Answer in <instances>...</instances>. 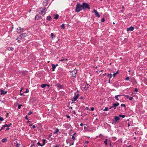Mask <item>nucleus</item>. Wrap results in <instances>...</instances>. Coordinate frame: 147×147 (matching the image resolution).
Here are the masks:
<instances>
[{"label": "nucleus", "instance_id": "nucleus-39", "mask_svg": "<svg viewBox=\"0 0 147 147\" xmlns=\"http://www.w3.org/2000/svg\"><path fill=\"white\" fill-rule=\"evenodd\" d=\"M105 21V19L104 18H103L101 20V22H104Z\"/></svg>", "mask_w": 147, "mask_h": 147}, {"label": "nucleus", "instance_id": "nucleus-25", "mask_svg": "<svg viewBox=\"0 0 147 147\" xmlns=\"http://www.w3.org/2000/svg\"><path fill=\"white\" fill-rule=\"evenodd\" d=\"M8 49L9 51H13V48L11 47H9Z\"/></svg>", "mask_w": 147, "mask_h": 147}, {"label": "nucleus", "instance_id": "nucleus-51", "mask_svg": "<svg viewBox=\"0 0 147 147\" xmlns=\"http://www.w3.org/2000/svg\"><path fill=\"white\" fill-rule=\"evenodd\" d=\"M59 145H56V146H53V147H59Z\"/></svg>", "mask_w": 147, "mask_h": 147}, {"label": "nucleus", "instance_id": "nucleus-27", "mask_svg": "<svg viewBox=\"0 0 147 147\" xmlns=\"http://www.w3.org/2000/svg\"><path fill=\"white\" fill-rule=\"evenodd\" d=\"M118 73V71H117L116 73H114L113 74V76L114 77H115V76Z\"/></svg>", "mask_w": 147, "mask_h": 147}, {"label": "nucleus", "instance_id": "nucleus-49", "mask_svg": "<svg viewBox=\"0 0 147 147\" xmlns=\"http://www.w3.org/2000/svg\"><path fill=\"white\" fill-rule=\"evenodd\" d=\"M72 139L73 140H74L75 139V137L74 136H72Z\"/></svg>", "mask_w": 147, "mask_h": 147}, {"label": "nucleus", "instance_id": "nucleus-56", "mask_svg": "<svg viewBox=\"0 0 147 147\" xmlns=\"http://www.w3.org/2000/svg\"><path fill=\"white\" fill-rule=\"evenodd\" d=\"M19 39H18V40H18V42L19 43H20L21 42V41Z\"/></svg>", "mask_w": 147, "mask_h": 147}, {"label": "nucleus", "instance_id": "nucleus-11", "mask_svg": "<svg viewBox=\"0 0 147 147\" xmlns=\"http://www.w3.org/2000/svg\"><path fill=\"white\" fill-rule=\"evenodd\" d=\"M35 18L36 20H38L41 19V17L40 15H37L36 16Z\"/></svg>", "mask_w": 147, "mask_h": 147}, {"label": "nucleus", "instance_id": "nucleus-62", "mask_svg": "<svg viewBox=\"0 0 147 147\" xmlns=\"http://www.w3.org/2000/svg\"><path fill=\"white\" fill-rule=\"evenodd\" d=\"M108 82L109 83H110V79H109Z\"/></svg>", "mask_w": 147, "mask_h": 147}, {"label": "nucleus", "instance_id": "nucleus-44", "mask_svg": "<svg viewBox=\"0 0 147 147\" xmlns=\"http://www.w3.org/2000/svg\"><path fill=\"white\" fill-rule=\"evenodd\" d=\"M22 106V105H19L18 106V108L19 109H20L21 107V106Z\"/></svg>", "mask_w": 147, "mask_h": 147}, {"label": "nucleus", "instance_id": "nucleus-52", "mask_svg": "<svg viewBox=\"0 0 147 147\" xmlns=\"http://www.w3.org/2000/svg\"><path fill=\"white\" fill-rule=\"evenodd\" d=\"M138 91V89L137 88H136L134 89V91L135 92H137Z\"/></svg>", "mask_w": 147, "mask_h": 147}, {"label": "nucleus", "instance_id": "nucleus-19", "mask_svg": "<svg viewBox=\"0 0 147 147\" xmlns=\"http://www.w3.org/2000/svg\"><path fill=\"white\" fill-rule=\"evenodd\" d=\"M107 76L110 78V79L112 77V75L111 74H108Z\"/></svg>", "mask_w": 147, "mask_h": 147}, {"label": "nucleus", "instance_id": "nucleus-9", "mask_svg": "<svg viewBox=\"0 0 147 147\" xmlns=\"http://www.w3.org/2000/svg\"><path fill=\"white\" fill-rule=\"evenodd\" d=\"M93 11L95 13V15L98 17H100V16L98 12L95 9H94Z\"/></svg>", "mask_w": 147, "mask_h": 147}, {"label": "nucleus", "instance_id": "nucleus-18", "mask_svg": "<svg viewBox=\"0 0 147 147\" xmlns=\"http://www.w3.org/2000/svg\"><path fill=\"white\" fill-rule=\"evenodd\" d=\"M47 19L48 20L51 21L52 20V18H51V17L50 16H48L47 17Z\"/></svg>", "mask_w": 147, "mask_h": 147}, {"label": "nucleus", "instance_id": "nucleus-53", "mask_svg": "<svg viewBox=\"0 0 147 147\" xmlns=\"http://www.w3.org/2000/svg\"><path fill=\"white\" fill-rule=\"evenodd\" d=\"M85 143L86 144H88L89 143V142L87 141H85Z\"/></svg>", "mask_w": 147, "mask_h": 147}, {"label": "nucleus", "instance_id": "nucleus-63", "mask_svg": "<svg viewBox=\"0 0 147 147\" xmlns=\"http://www.w3.org/2000/svg\"><path fill=\"white\" fill-rule=\"evenodd\" d=\"M83 124L82 123H81L80 124V125L81 126H83Z\"/></svg>", "mask_w": 147, "mask_h": 147}, {"label": "nucleus", "instance_id": "nucleus-54", "mask_svg": "<svg viewBox=\"0 0 147 147\" xmlns=\"http://www.w3.org/2000/svg\"><path fill=\"white\" fill-rule=\"evenodd\" d=\"M64 61V59H61L59 60L60 61Z\"/></svg>", "mask_w": 147, "mask_h": 147}, {"label": "nucleus", "instance_id": "nucleus-47", "mask_svg": "<svg viewBox=\"0 0 147 147\" xmlns=\"http://www.w3.org/2000/svg\"><path fill=\"white\" fill-rule=\"evenodd\" d=\"M37 144L38 145H39L40 146H42V144H41L39 142H38Z\"/></svg>", "mask_w": 147, "mask_h": 147}, {"label": "nucleus", "instance_id": "nucleus-15", "mask_svg": "<svg viewBox=\"0 0 147 147\" xmlns=\"http://www.w3.org/2000/svg\"><path fill=\"white\" fill-rule=\"evenodd\" d=\"M52 66V69H53L52 71H55V69L56 67V66L54 64H52L51 65Z\"/></svg>", "mask_w": 147, "mask_h": 147}, {"label": "nucleus", "instance_id": "nucleus-20", "mask_svg": "<svg viewBox=\"0 0 147 147\" xmlns=\"http://www.w3.org/2000/svg\"><path fill=\"white\" fill-rule=\"evenodd\" d=\"M7 141V139L6 138H4L2 140V142L3 143H5Z\"/></svg>", "mask_w": 147, "mask_h": 147}, {"label": "nucleus", "instance_id": "nucleus-17", "mask_svg": "<svg viewBox=\"0 0 147 147\" xmlns=\"http://www.w3.org/2000/svg\"><path fill=\"white\" fill-rule=\"evenodd\" d=\"M43 5L45 6H46L47 5V1H45L43 3Z\"/></svg>", "mask_w": 147, "mask_h": 147}, {"label": "nucleus", "instance_id": "nucleus-60", "mask_svg": "<svg viewBox=\"0 0 147 147\" xmlns=\"http://www.w3.org/2000/svg\"><path fill=\"white\" fill-rule=\"evenodd\" d=\"M67 59H64V61H67Z\"/></svg>", "mask_w": 147, "mask_h": 147}, {"label": "nucleus", "instance_id": "nucleus-14", "mask_svg": "<svg viewBox=\"0 0 147 147\" xmlns=\"http://www.w3.org/2000/svg\"><path fill=\"white\" fill-rule=\"evenodd\" d=\"M46 86H47L49 88L50 86L48 84H42L41 85V87L42 88H45Z\"/></svg>", "mask_w": 147, "mask_h": 147}, {"label": "nucleus", "instance_id": "nucleus-41", "mask_svg": "<svg viewBox=\"0 0 147 147\" xmlns=\"http://www.w3.org/2000/svg\"><path fill=\"white\" fill-rule=\"evenodd\" d=\"M121 107H125V104H121Z\"/></svg>", "mask_w": 147, "mask_h": 147}, {"label": "nucleus", "instance_id": "nucleus-38", "mask_svg": "<svg viewBox=\"0 0 147 147\" xmlns=\"http://www.w3.org/2000/svg\"><path fill=\"white\" fill-rule=\"evenodd\" d=\"M32 113V111H29L28 113V115H30Z\"/></svg>", "mask_w": 147, "mask_h": 147}, {"label": "nucleus", "instance_id": "nucleus-2", "mask_svg": "<svg viewBox=\"0 0 147 147\" xmlns=\"http://www.w3.org/2000/svg\"><path fill=\"white\" fill-rule=\"evenodd\" d=\"M82 5L83 9H89L90 8L89 5L87 3H83Z\"/></svg>", "mask_w": 147, "mask_h": 147}, {"label": "nucleus", "instance_id": "nucleus-1", "mask_svg": "<svg viewBox=\"0 0 147 147\" xmlns=\"http://www.w3.org/2000/svg\"><path fill=\"white\" fill-rule=\"evenodd\" d=\"M82 5L80 3H78L76 6L75 11L77 13L79 12L80 11L83 9Z\"/></svg>", "mask_w": 147, "mask_h": 147}, {"label": "nucleus", "instance_id": "nucleus-29", "mask_svg": "<svg viewBox=\"0 0 147 147\" xmlns=\"http://www.w3.org/2000/svg\"><path fill=\"white\" fill-rule=\"evenodd\" d=\"M61 28L63 29H64L65 28V25L63 24H62L61 26Z\"/></svg>", "mask_w": 147, "mask_h": 147}, {"label": "nucleus", "instance_id": "nucleus-21", "mask_svg": "<svg viewBox=\"0 0 147 147\" xmlns=\"http://www.w3.org/2000/svg\"><path fill=\"white\" fill-rule=\"evenodd\" d=\"M59 15L58 14H56L55 15V16L54 17V18L56 20L58 19L59 18Z\"/></svg>", "mask_w": 147, "mask_h": 147}, {"label": "nucleus", "instance_id": "nucleus-22", "mask_svg": "<svg viewBox=\"0 0 147 147\" xmlns=\"http://www.w3.org/2000/svg\"><path fill=\"white\" fill-rule=\"evenodd\" d=\"M59 131V129L58 128H57L56 129V130L55 131V132H54V134H56L57 133H58Z\"/></svg>", "mask_w": 147, "mask_h": 147}, {"label": "nucleus", "instance_id": "nucleus-55", "mask_svg": "<svg viewBox=\"0 0 147 147\" xmlns=\"http://www.w3.org/2000/svg\"><path fill=\"white\" fill-rule=\"evenodd\" d=\"M25 119H27V120H28V116H27L26 115V116H25Z\"/></svg>", "mask_w": 147, "mask_h": 147}, {"label": "nucleus", "instance_id": "nucleus-58", "mask_svg": "<svg viewBox=\"0 0 147 147\" xmlns=\"http://www.w3.org/2000/svg\"><path fill=\"white\" fill-rule=\"evenodd\" d=\"M9 127H7V128H6V130H9Z\"/></svg>", "mask_w": 147, "mask_h": 147}, {"label": "nucleus", "instance_id": "nucleus-23", "mask_svg": "<svg viewBox=\"0 0 147 147\" xmlns=\"http://www.w3.org/2000/svg\"><path fill=\"white\" fill-rule=\"evenodd\" d=\"M108 140V139H106L105 140V141L104 142V143H105V144L106 146L107 145V142Z\"/></svg>", "mask_w": 147, "mask_h": 147}, {"label": "nucleus", "instance_id": "nucleus-36", "mask_svg": "<svg viewBox=\"0 0 147 147\" xmlns=\"http://www.w3.org/2000/svg\"><path fill=\"white\" fill-rule=\"evenodd\" d=\"M16 143H17V144H16V147H19L20 144H19L17 143V141H16Z\"/></svg>", "mask_w": 147, "mask_h": 147}, {"label": "nucleus", "instance_id": "nucleus-43", "mask_svg": "<svg viewBox=\"0 0 147 147\" xmlns=\"http://www.w3.org/2000/svg\"><path fill=\"white\" fill-rule=\"evenodd\" d=\"M3 118L2 117H0V121H2L3 120Z\"/></svg>", "mask_w": 147, "mask_h": 147}, {"label": "nucleus", "instance_id": "nucleus-28", "mask_svg": "<svg viewBox=\"0 0 147 147\" xmlns=\"http://www.w3.org/2000/svg\"><path fill=\"white\" fill-rule=\"evenodd\" d=\"M45 140H44V139L43 140V144H42V146H43L44 145H45Z\"/></svg>", "mask_w": 147, "mask_h": 147}, {"label": "nucleus", "instance_id": "nucleus-46", "mask_svg": "<svg viewBox=\"0 0 147 147\" xmlns=\"http://www.w3.org/2000/svg\"><path fill=\"white\" fill-rule=\"evenodd\" d=\"M94 110V108L93 107H91L90 110L92 111H93Z\"/></svg>", "mask_w": 147, "mask_h": 147}, {"label": "nucleus", "instance_id": "nucleus-26", "mask_svg": "<svg viewBox=\"0 0 147 147\" xmlns=\"http://www.w3.org/2000/svg\"><path fill=\"white\" fill-rule=\"evenodd\" d=\"M11 123H10L9 124H5L4 125L5 127H9L10 126V125H11Z\"/></svg>", "mask_w": 147, "mask_h": 147}, {"label": "nucleus", "instance_id": "nucleus-32", "mask_svg": "<svg viewBox=\"0 0 147 147\" xmlns=\"http://www.w3.org/2000/svg\"><path fill=\"white\" fill-rule=\"evenodd\" d=\"M119 117H121L122 118H124L125 117V115H119Z\"/></svg>", "mask_w": 147, "mask_h": 147}, {"label": "nucleus", "instance_id": "nucleus-45", "mask_svg": "<svg viewBox=\"0 0 147 147\" xmlns=\"http://www.w3.org/2000/svg\"><path fill=\"white\" fill-rule=\"evenodd\" d=\"M22 91V89H21V90H20V95H21L22 96V95H24V92H23V93H21V92Z\"/></svg>", "mask_w": 147, "mask_h": 147}, {"label": "nucleus", "instance_id": "nucleus-31", "mask_svg": "<svg viewBox=\"0 0 147 147\" xmlns=\"http://www.w3.org/2000/svg\"><path fill=\"white\" fill-rule=\"evenodd\" d=\"M115 99L117 100H119V99L118 98V96L116 95L115 96Z\"/></svg>", "mask_w": 147, "mask_h": 147}, {"label": "nucleus", "instance_id": "nucleus-7", "mask_svg": "<svg viewBox=\"0 0 147 147\" xmlns=\"http://www.w3.org/2000/svg\"><path fill=\"white\" fill-rule=\"evenodd\" d=\"M79 96V94H76V93H75L74 96L72 100L73 101H76L78 97Z\"/></svg>", "mask_w": 147, "mask_h": 147}, {"label": "nucleus", "instance_id": "nucleus-57", "mask_svg": "<svg viewBox=\"0 0 147 147\" xmlns=\"http://www.w3.org/2000/svg\"><path fill=\"white\" fill-rule=\"evenodd\" d=\"M32 127H33V128L34 129V128H35V127H36V126H35V125H32Z\"/></svg>", "mask_w": 147, "mask_h": 147}, {"label": "nucleus", "instance_id": "nucleus-5", "mask_svg": "<svg viewBox=\"0 0 147 147\" xmlns=\"http://www.w3.org/2000/svg\"><path fill=\"white\" fill-rule=\"evenodd\" d=\"M77 73V70L76 69H74L73 71L71 72V75L72 76L76 78V73Z\"/></svg>", "mask_w": 147, "mask_h": 147}, {"label": "nucleus", "instance_id": "nucleus-6", "mask_svg": "<svg viewBox=\"0 0 147 147\" xmlns=\"http://www.w3.org/2000/svg\"><path fill=\"white\" fill-rule=\"evenodd\" d=\"M16 30L17 32L19 33H20L22 32H24V30L23 28H22L20 27H19Z\"/></svg>", "mask_w": 147, "mask_h": 147}, {"label": "nucleus", "instance_id": "nucleus-64", "mask_svg": "<svg viewBox=\"0 0 147 147\" xmlns=\"http://www.w3.org/2000/svg\"><path fill=\"white\" fill-rule=\"evenodd\" d=\"M76 133H75L74 134H73V136H74V135H75L76 134Z\"/></svg>", "mask_w": 147, "mask_h": 147}, {"label": "nucleus", "instance_id": "nucleus-37", "mask_svg": "<svg viewBox=\"0 0 147 147\" xmlns=\"http://www.w3.org/2000/svg\"><path fill=\"white\" fill-rule=\"evenodd\" d=\"M29 92V91L28 90V89H26L25 92H24V93H27Z\"/></svg>", "mask_w": 147, "mask_h": 147}, {"label": "nucleus", "instance_id": "nucleus-4", "mask_svg": "<svg viewBox=\"0 0 147 147\" xmlns=\"http://www.w3.org/2000/svg\"><path fill=\"white\" fill-rule=\"evenodd\" d=\"M26 35L27 34L26 33L22 34L18 37L16 40H18V39L22 40L23 37H25Z\"/></svg>", "mask_w": 147, "mask_h": 147}, {"label": "nucleus", "instance_id": "nucleus-59", "mask_svg": "<svg viewBox=\"0 0 147 147\" xmlns=\"http://www.w3.org/2000/svg\"><path fill=\"white\" fill-rule=\"evenodd\" d=\"M29 126H32V124H31L30 123V125H29Z\"/></svg>", "mask_w": 147, "mask_h": 147}, {"label": "nucleus", "instance_id": "nucleus-12", "mask_svg": "<svg viewBox=\"0 0 147 147\" xmlns=\"http://www.w3.org/2000/svg\"><path fill=\"white\" fill-rule=\"evenodd\" d=\"M134 27L131 26L129 28H127V31H133L134 30Z\"/></svg>", "mask_w": 147, "mask_h": 147}, {"label": "nucleus", "instance_id": "nucleus-50", "mask_svg": "<svg viewBox=\"0 0 147 147\" xmlns=\"http://www.w3.org/2000/svg\"><path fill=\"white\" fill-rule=\"evenodd\" d=\"M66 117H67V118L68 119L70 118V116L69 115H66Z\"/></svg>", "mask_w": 147, "mask_h": 147}, {"label": "nucleus", "instance_id": "nucleus-48", "mask_svg": "<svg viewBox=\"0 0 147 147\" xmlns=\"http://www.w3.org/2000/svg\"><path fill=\"white\" fill-rule=\"evenodd\" d=\"M133 99L132 97H130L129 98V99L130 100H131Z\"/></svg>", "mask_w": 147, "mask_h": 147}, {"label": "nucleus", "instance_id": "nucleus-35", "mask_svg": "<svg viewBox=\"0 0 147 147\" xmlns=\"http://www.w3.org/2000/svg\"><path fill=\"white\" fill-rule=\"evenodd\" d=\"M123 96L126 97L127 98H129V96L127 95H123Z\"/></svg>", "mask_w": 147, "mask_h": 147}, {"label": "nucleus", "instance_id": "nucleus-42", "mask_svg": "<svg viewBox=\"0 0 147 147\" xmlns=\"http://www.w3.org/2000/svg\"><path fill=\"white\" fill-rule=\"evenodd\" d=\"M5 126L4 125L1 128V129H0V131H1L5 127Z\"/></svg>", "mask_w": 147, "mask_h": 147}, {"label": "nucleus", "instance_id": "nucleus-24", "mask_svg": "<svg viewBox=\"0 0 147 147\" xmlns=\"http://www.w3.org/2000/svg\"><path fill=\"white\" fill-rule=\"evenodd\" d=\"M132 84L134 85H135L137 83V82L135 81V80L132 81Z\"/></svg>", "mask_w": 147, "mask_h": 147}, {"label": "nucleus", "instance_id": "nucleus-40", "mask_svg": "<svg viewBox=\"0 0 147 147\" xmlns=\"http://www.w3.org/2000/svg\"><path fill=\"white\" fill-rule=\"evenodd\" d=\"M129 77H127L125 80L127 81V80H129Z\"/></svg>", "mask_w": 147, "mask_h": 147}, {"label": "nucleus", "instance_id": "nucleus-8", "mask_svg": "<svg viewBox=\"0 0 147 147\" xmlns=\"http://www.w3.org/2000/svg\"><path fill=\"white\" fill-rule=\"evenodd\" d=\"M113 106L111 107V108H114V109H116V107H117L119 105V103L118 102H116L115 103H114L113 104Z\"/></svg>", "mask_w": 147, "mask_h": 147}, {"label": "nucleus", "instance_id": "nucleus-13", "mask_svg": "<svg viewBox=\"0 0 147 147\" xmlns=\"http://www.w3.org/2000/svg\"><path fill=\"white\" fill-rule=\"evenodd\" d=\"M1 95H4L6 94L7 92V91H5L4 90H1Z\"/></svg>", "mask_w": 147, "mask_h": 147}, {"label": "nucleus", "instance_id": "nucleus-33", "mask_svg": "<svg viewBox=\"0 0 147 147\" xmlns=\"http://www.w3.org/2000/svg\"><path fill=\"white\" fill-rule=\"evenodd\" d=\"M87 85L88 86L87 87H84V88L85 90H87V88H89V86H90V85H89V84H87Z\"/></svg>", "mask_w": 147, "mask_h": 147}, {"label": "nucleus", "instance_id": "nucleus-34", "mask_svg": "<svg viewBox=\"0 0 147 147\" xmlns=\"http://www.w3.org/2000/svg\"><path fill=\"white\" fill-rule=\"evenodd\" d=\"M51 36L52 38H53V36H54L55 37L53 33H51Z\"/></svg>", "mask_w": 147, "mask_h": 147}, {"label": "nucleus", "instance_id": "nucleus-30", "mask_svg": "<svg viewBox=\"0 0 147 147\" xmlns=\"http://www.w3.org/2000/svg\"><path fill=\"white\" fill-rule=\"evenodd\" d=\"M108 108L107 107H105L104 109H103V110L104 111H107L108 110Z\"/></svg>", "mask_w": 147, "mask_h": 147}, {"label": "nucleus", "instance_id": "nucleus-10", "mask_svg": "<svg viewBox=\"0 0 147 147\" xmlns=\"http://www.w3.org/2000/svg\"><path fill=\"white\" fill-rule=\"evenodd\" d=\"M114 121L115 122H117L120 119V118L119 117V116H114Z\"/></svg>", "mask_w": 147, "mask_h": 147}, {"label": "nucleus", "instance_id": "nucleus-61", "mask_svg": "<svg viewBox=\"0 0 147 147\" xmlns=\"http://www.w3.org/2000/svg\"><path fill=\"white\" fill-rule=\"evenodd\" d=\"M74 144V142H73L72 143H71V144H70V146Z\"/></svg>", "mask_w": 147, "mask_h": 147}, {"label": "nucleus", "instance_id": "nucleus-3", "mask_svg": "<svg viewBox=\"0 0 147 147\" xmlns=\"http://www.w3.org/2000/svg\"><path fill=\"white\" fill-rule=\"evenodd\" d=\"M40 10H39V13L40 14H42L44 13H45L47 10V8L44 7L42 8V10L41 8H40Z\"/></svg>", "mask_w": 147, "mask_h": 147}, {"label": "nucleus", "instance_id": "nucleus-16", "mask_svg": "<svg viewBox=\"0 0 147 147\" xmlns=\"http://www.w3.org/2000/svg\"><path fill=\"white\" fill-rule=\"evenodd\" d=\"M56 86L57 87L59 88H62L63 87V86L59 84H56Z\"/></svg>", "mask_w": 147, "mask_h": 147}]
</instances>
